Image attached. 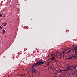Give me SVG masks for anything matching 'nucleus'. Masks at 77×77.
Listing matches in <instances>:
<instances>
[{
    "label": "nucleus",
    "mask_w": 77,
    "mask_h": 77,
    "mask_svg": "<svg viewBox=\"0 0 77 77\" xmlns=\"http://www.w3.org/2000/svg\"><path fill=\"white\" fill-rule=\"evenodd\" d=\"M55 53H59V52L56 51V52H55Z\"/></svg>",
    "instance_id": "dca6fc26"
},
{
    "label": "nucleus",
    "mask_w": 77,
    "mask_h": 77,
    "mask_svg": "<svg viewBox=\"0 0 77 77\" xmlns=\"http://www.w3.org/2000/svg\"><path fill=\"white\" fill-rule=\"evenodd\" d=\"M63 57H64V54H63L62 55Z\"/></svg>",
    "instance_id": "4be33fe9"
},
{
    "label": "nucleus",
    "mask_w": 77,
    "mask_h": 77,
    "mask_svg": "<svg viewBox=\"0 0 77 77\" xmlns=\"http://www.w3.org/2000/svg\"><path fill=\"white\" fill-rule=\"evenodd\" d=\"M71 51V50H69V51H67V53H70Z\"/></svg>",
    "instance_id": "9b49d317"
},
{
    "label": "nucleus",
    "mask_w": 77,
    "mask_h": 77,
    "mask_svg": "<svg viewBox=\"0 0 77 77\" xmlns=\"http://www.w3.org/2000/svg\"><path fill=\"white\" fill-rule=\"evenodd\" d=\"M76 57H77V56H76Z\"/></svg>",
    "instance_id": "58836bf2"
},
{
    "label": "nucleus",
    "mask_w": 77,
    "mask_h": 77,
    "mask_svg": "<svg viewBox=\"0 0 77 77\" xmlns=\"http://www.w3.org/2000/svg\"><path fill=\"white\" fill-rule=\"evenodd\" d=\"M48 70H50V69L49 68H48Z\"/></svg>",
    "instance_id": "bb28decb"
},
{
    "label": "nucleus",
    "mask_w": 77,
    "mask_h": 77,
    "mask_svg": "<svg viewBox=\"0 0 77 77\" xmlns=\"http://www.w3.org/2000/svg\"><path fill=\"white\" fill-rule=\"evenodd\" d=\"M0 30H2V27L0 26Z\"/></svg>",
    "instance_id": "a211bd4d"
},
{
    "label": "nucleus",
    "mask_w": 77,
    "mask_h": 77,
    "mask_svg": "<svg viewBox=\"0 0 77 77\" xmlns=\"http://www.w3.org/2000/svg\"><path fill=\"white\" fill-rule=\"evenodd\" d=\"M71 57L69 58V59H71Z\"/></svg>",
    "instance_id": "393cba45"
},
{
    "label": "nucleus",
    "mask_w": 77,
    "mask_h": 77,
    "mask_svg": "<svg viewBox=\"0 0 77 77\" xmlns=\"http://www.w3.org/2000/svg\"><path fill=\"white\" fill-rule=\"evenodd\" d=\"M4 24V23L2 24V25H3V24Z\"/></svg>",
    "instance_id": "c9c22d12"
},
{
    "label": "nucleus",
    "mask_w": 77,
    "mask_h": 77,
    "mask_svg": "<svg viewBox=\"0 0 77 77\" xmlns=\"http://www.w3.org/2000/svg\"><path fill=\"white\" fill-rule=\"evenodd\" d=\"M24 75H25V74L23 75H22V76H24Z\"/></svg>",
    "instance_id": "a878e982"
},
{
    "label": "nucleus",
    "mask_w": 77,
    "mask_h": 77,
    "mask_svg": "<svg viewBox=\"0 0 77 77\" xmlns=\"http://www.w3.org/2000/svg\"><path fill=\"white\" fill-rule=\"evenodd\" d=\"M38 61H37L36 62V63H35V64L33 65V66H32V68H33V67H35V66L37 65H38Z\"/></svg>",
    "instance_id": "f03ea898"
},
{
    "label": "nucleus",
    "mask_w": 77,
    "mask_h": 77,
    "mask_svg": "<svg viewBox=\"0 0 77 77\" xmlns=\"http://www.w3.org/2000/svg\"><path fill=\"white\" fill-rule=\"evenodd\" d=\"M48 62L49 63H50V62L49 61V62Z\"/></svg>",
    "instance_id": "72a5a7b5"
},
{
    "label": "nucleus",
    "mask_w": 77,
    "mask_h": 77,
    "mask_svg": "<svg viewBox=\"0 0 77 77\" xmlns=\"http://www.w3.org/2000/svg\"><path fill=\"white\" fill-rule=\"evenodd\" d=\"M38 63L39 65H42V64H44V63L42 61H39L38 62Z\"/></svg>",
    "instance_id": "39448f33"
},
{
    "label": "nucleus",
    "mask_w": 77,
    "mask_h": 77,
    "mask_svg": "<svg viewBox=\"0 0 77 77\" xmlns=\"http://www.w3.org/2000/svg\"><path fill=\"white\" fill-rule=\"evenodd\" d=\"M72 67H73V66H68L67 67V69H66V71H69V70H72V69L71 68Z\"/></svg>",
    "instance_id": "f257e3e1"
},
{
    "label": "nucleus",
    "mask_w": 77,
    "mask_h": 77,
    "mask_svg": "<svg viewBox=\"0 0 77 77\" xmlns=\"http://www.w3.org/2000/svg\"><path fill=\"white\" fill-rule=\"evenodd\" d=\"M45 67H47V66H46Z\"/></svg>",
    "instance_id": "f704fd0d"
},
{
    "label": "nucleus",
    "mask_w": 77,
    "mask_h": 77,
    "mask_svg": "<svg viewBox=\"0 0 77 77\" xmlns=\"http://www.w3.org/2000/svg\"><path fill=\"white\" fill-rule=\"evenodd\" d=\"M37 66H39V65H40V64H39V61H38V64H37Z\"/></svg>",
    "instance_id": "ddd939ff"
},
{
    "label": "nucleus",
    "mask_w": 77,
    "mask_h": 77,
    "mask_svg": "<svg viewBox=\"0 0 77 77\" xmlns=\"http://www.w3.org/2000/svg\"><path fill=\"white\" fill-rule=\"evenodd\" d=\"M56 56H57H57H57V55Z\"/></svg>",
    "instance_id": "4c0bfd02"
},
{
    "label": "nucleus",
    "mask_w": 77,
    "mask_h": 77,
    "mask_svg": "<svg viewBox=\"0 0 77 77\" xmlns=\"http://www.w3.org/2000/svg\"><path fill=\"white\" fill-rule=\"evenodd\" d=\"M55 57H52L51 58V59H52L54 60H55Z\"/></svg>",
    "instance_id": "423d86ee"
},
{
    "label": "nucleus",
    "mask_w": 77,
    "mask_h": 77,
    "mask_svg": "<svg viewBox=\"0 0 77 77\" xmlns=\"http://www.w3.org/2000/svg\"><path fill=\"white\" fill-rule=\"evenodd\" d=\"M32 72L33 74L34 73V72L36 73L37 72V71L35 70V69H32Z\"/></svg>",
    "instance_id": "7ed1b4c3"
},
{
    "label": "nucleus",
    "mask_w": 77,
    "mask_h": 77,
    "mask_svg": "<svg viewBox=\"0 0 77 77\" xmlns=\"http://www.w3.org/2000/svg\"><path fill=\"white\" fill-rule=\"evenodd\" d=\"M75 46L74 45H73V47H74Z\"/></svg>",
    "instance_id": "473e14b6"
},
{
    "label": "nucleus",
    "mask_w": 77,
    "mask_h": 77,
    "mask_svg": "<svg viewBox=\"0 0 77 77\" xmlns=\"http://www.w3.org/2000/svg\"><path fill=\"white\" fill-rule=\"evenodd\" d=\"M70 64H68V65H67V66H68V65H70Z\"/></svg>",
    "instance_id": "b1692460"
},
{
    "label": "nucleus",
    "mask_w": 77,
    "mask_h": 77,
    "mask_svg": "<svg viewBox=\"0 0 77 77\" xmlns=\"http://www.w3.org/2000/svg\"><path fill=\"white\" fill-rule=\"evenodd\" d=\"M53 55H54V56H56V54H54L52 55H51V56H53Z\"/></svg>",
    "instance_id": "9d476101"
},
{
    "label": "nucleus",
    "mask_w": 77,
    "mask_h": 77,
    "mask_svg": "<svg viewBox=\"0 0 77 77\" xmlns=\"http://www.w3.org/2000/svg\"><path fill=\"white\" fill-rule=\"evenodd\" d=\"M73 56H74V55H72V57H73Z\"/></svg>",
    "instance_id": "c85d7f7f"
},
{
    "label": "nucleus",
    "mask_w": 77,
    "mask_h": 77,
    "mask_svg": "<svg viewBox=\"0 0 77 77\" xmlns=\"http://www.w3.org/2000/svg\"><path fill=\"white\" fill-rule=\"evenodd\" d=\"M2 32H3V34H4V33H5V32H6V31H5V30L3 29L2 30Z\"/></svg>",
    "instance_id": "6e6552de"
},
{
    "label": "nucleus",
    "mask_w": 77,
    "mask_h": 77,
    "mask_svg": "<svg viewBox=\"0 0 77 77\" xmlns=\"http://www.w3.org/2000/svg\"><path fill=\"white\" fill-rule=\"evenodd\" d=\"M63 54H65V53L64 52L63 53Z\"/></svg>",
    "instance_id": "2f4dec72"
},
{
    "label": "nucleus",
    "mask_w": 77,
    "mask_h": 77,
    "mask_svg": "<svg viewBox=\"0 0 77 77\" xmlns=\"http://www.w3.org/2000/svg\"><path fill=\"white\" fill-rule=\"evenodd\" d=\"M47 65H50V64H49V63H48L47 64Z\"/></svg>",
    "instance_id": "5701e85b"
},
{
    "label": "nucleus",
    "mask_w": 77,
    "mask_h": 77,
    "mask_svg": "<svg viewBox=\"0 0 77 77\" xmlns=\"http://www.w3.org/2000/svg\"><path fill=\"white\" fill-rule=\"evenodd\" d=\"M76 77H77V75L76 76Z\"/></svg>",
    "instance_id": "ea45409f"
},
{
    "label": "nucleus",
    "mask_w": 77,
    "mask_h": 77,
    "mask_svg": "<svg viewBox=\"0 0 77 77\" xmlns=\"http://www.w3.org/2000/svg\"><path fill=\"white\" fill-rule=\"evenodd\" d=\"M51 61H53V59H51Z\"/></svg>",
    "instance_id": "7c9ffc66"
},
{
    "label": "nucleus",
    "mask_w": 77,
    "mask_h": 77,
    "mask_svg": "<svg viewBox=\"0 0 77 77\" xmlns=\"http://www.w3.org/2000/svg\"><path fill=\"white\" fill-rule=\"evenodd\" d=\"M68 50V49H67V50H66V51H67Z\"/></svg>",
    "instance_id": "e433bc0d"
},
{
    "label": "nucleus",
    "mask_w": 77,
    "mask_h": 77,
    "mask_svg": "<svg viewBox=\"0 0 77 77\" xmlns=\"http://www.w3.org/2000/svg\"><path fill=\"white\" fill-rule=\"evenodd\" d=\"M75 47H75L74 49H72V51H73V52H74V51H75L76 50V49H77V46H75Z\"/></svg>",
    "instance_id": "20e7f679"
},
{
    "label": "nucleus",
    "mask_w": 77,
    "mask_h": 77,
    "mask_svg": "<svg viewBox=\"0 0 77 77\" xmlns=\"http://www.w3.org/2000/svg\"><path fill=\"white\" fill-rule=\"evenodd\" d=\"M77 67V66H76L74 68H76Z\"/></svg>",
    "instance_id": "f3484780"
},
{
    "label": "nucleus",
    "mask_w": 77,
    "mask_h": 77,
    "mask_svg": "<svg viewBox=\"0 0 77 77\" xmlns=\"http://www.w3.org/2000/svg\"><path fill=\"white\" fill-rule=\"evenodd\" d=\"M62 71H65V70H62Z\"/></svg>",
    "instance_id": "aec40b11"
},
{
    "label": "nucleus",
    "mask_w": 77,
    "mask_h": 77,
    "mask_svg": "<svg viewBox=\"0 0 77 77\" xmlns=\"http://www.w3.org/2000/svg\"><path fill=\"white\" fill-rule=\"evenodd\" d=\"M77 56H75V55H73V57H74V58H77Z\"/></svg>",
    "instance_id": "1a4fd4ad"
},
{
    "label": "nucleus",
    "mask_w": 77,
    "mask_h": 77,
    "mask_svg": "<svg viewBox=\"0 0 77 77\" xmlns=\"http://www.w3.org/2000/svg\"><path fill=\"white\" fill-rule=\"evenodd\" d=\"M2 15H3V14H1L0 15V17H2Z\"/></svg>",
    "instance_id": "4468645a"
},
{
    "label": "nucleus",
    "mask_w": 77,
    "mask_h": 77,
    "mask_svg": "<svg viewBox=\"0 0 77 77\" xmlns=\"http://www.w3.org/2000/svg\"><path fill=\"white\" fill-rule=\"evenodd\" d=\"M7 24V23H6L4 25H3V26L5 27V26H6V25Z\"/></svg>",
    "instance_id": "f8f14e48"
},
{
    "label": "nucleus",
    "mask_w": 77,
    "mask_h": 77,
    "mask_svg": "<svg viewBox=\"0 0 77 77\" xmlns=\"http://www.w3.org/2000/svg\"><path fill=\"white\" fill-rule=\"evenodd\" d=\"M60 56H62V54H60Z\"/></svg>",
    "instance_id": "412c9836"
},
{
    "label": "nucleus",
    "mask_w": 77,
    "mask_h": 77,
    "mask_svg": "<svg viewBox=\"0 0 77 77\" xmlns=\"http://www.w3.org/2000/svg\"><path fill=\"white\" fill-rule=\"evenodd\" d=\"M62 72V70H60L59 71L57 72H58V73H59L60 72Z\"/></svg>",
    "instance_id": "0eeeda50"
},
{
    "label": "nucleus",
    "mask_w": 77,
    "mask_h": 77,
    "mask_svg": "<svg viewBox=\"0 0 77 77\" xmlns=\"http://www.w3.org/2000/svg\"><path fill=\"white\" fill-rule=\"evenodd\" d=\"M77 55V54H75V56H76V55Z\"/></svg>",
    "instance_id": "cd10ccee"
},
{
    "label": "nucleus",
    "mask_w": 77,
    "mask_h": 77,
    "mask_svg": "<svg viewBox=\"0 0 77 77\" xmlns=\"http://www.w3.org/2000/svg\"><path fill=\"white\" fill-rule=\"evenodd\" d=\"M54 62H57V61L55 60H54Z\"/></svg>",
    "instance_id": "6ab92c4d"
},
{
    "label": "nucleus",
    "mask_w": 77,
    "mask_h": 77,
    "mask_svg": "<svg viewBox=\"0 0 77 77\" xmlns=\"http://www.w3.org/2000/svg\"><path fill=\"white\" fill-rule=\"evenodd\" d=\"M61 58H62L61 57H60V59H61Z\"/></svg>",
    "instance_id": "c756f323"
},
{
    "label": "nucleus",
    "mask_w": 77,
    "mask_h": 77,
    "mask_svg": "<svg viewBox=\"0 0 77 77\" xmlns=\"http://www.w3.org/2000/svg\"><path fill=\"white\" fill-rule=\"evenodd\" d=\"M75 54L77 53V51H76V50H75Z\"/></svg>",
    "instance_id": "2eb2a0df"
}]
</instances>
